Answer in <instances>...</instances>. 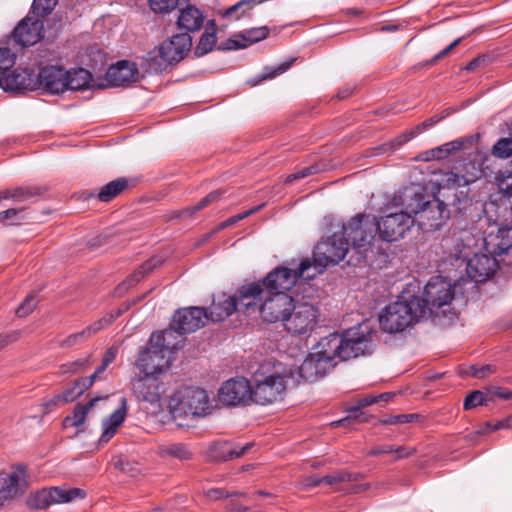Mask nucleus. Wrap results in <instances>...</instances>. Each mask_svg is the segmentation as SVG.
I'll return each mask as SVG.
<instances>
[{
    "label": "nucleus",
    "instance_id": "obj_1",
    "mask_svg": "<svg viewBox=\"0 0 512 512\" xmlns=\"http://www.w3.org/2000/svg\"><path fill=\"white\" fill-rule=\"evenodd\" d=\"M372 336L373 331L365 321L341 334L334 332L321 338L300 365L299 376L306 382L320 380L336 365V360L345 361L369 353Z\"/></svg>",
    "mask_w": 512,
    "mask_h": 512
},
{
    "label": "nucleus",
    "instance_id": "obj_2",
    "mask_svg": "<svg viewBox=\"0 0 512 512\" xmlns=\"http://www.w3.org/2000/svg\"><path fill=\"white\" fill-rule=\"evenodd\" d=\"M341 234L349 241L356 262L388 261L387 244L377 238V219L369 214H357L343 225Z\"/></svg>",
    "mask_w": 512,
    "mask_h": 512
},
{
    "label": "nucleus",
    "instance_id": "obj_3",
    "mask_svg": "<svg viewBox=\"0 0 512 512\" xmlns=\"http://www.w3.org/2000/svg\"><path fill=\"white\" fill-rule=\"evenodd\" d=\"M291 376V370L281 363L261 364L252 375L254 402L267 405L282 400Z\"/></svg>",
    "mask_w": 512,
    "mask_h": 512
},
{
    "label": "nucleus",
    "instance_id": "obj_4",
    "mask_svg": "<svg viewBox=\"0 0 512 512\" xmlns=\"http://www.w3.org/2000/svg\"><path fill=\"white\" fill-rule=\"evenodd\" d=\"M394 199L411 212L413 217H418L421 226L437 229L442 220L448 217L446 205L437 198L427 199L423 189L418 185L405 187Z\"/></svg>",
    "mask_w": 512,
    "mask_h": 512
},
{
    "label": "nucleus",
    "instance_id": "obj_5",
    "mask_svg": "<svg viewBox=\"0 0 512 512\" xmlns=\"http://www.w3.org/2000/svg\"><path fill=\"white\" fill-rule=\"evenodd\" d=\"M424 311V306H420L419 296L403 294L381 311L380 327L390 334L402 332L424 318Z\"/></svg>",
    "mask_w": 512,
    "mask_h": 512
},
{
    "label": "nucleus",
    "instance_id": "obj_6",
    "mask_svg": "<svg viewBox=\"0 0 512 512\" xmlns=\"http://www.w3.org/2000/svg\"><path fill=\"white\" fill-rule=\"evenodd\" d=\"M192 48V37L188 33L172 35L143 57L144 67L150 73H161L168 66L182 61Z\"/></svg>",
    "mask_w": 512,
    "mask_h": 512
},
{
    "label": "nucleus",
    "instance_id": "obj_7",
    "mask_svg": "<svg viewBox=\"0 0 512 512\" xmlns=\"http://www.w3.org/2000/svg\"><path fill=\"white\" fill-rule=\"evenodd\" d=\"M209 409L208 395L199 387L181 388L169 400V410L174 420L204 416Z\"/></svg>",
    "mask_w": 512,
    "mask_h": 512
},
{
    "label": "nucleus",
    "instance_id": "obj_8",
    "mask_svg": "<svg viewBox=\"0 0 512 512\" xmlns=\"http://www.w3.org/2000/svg\"><path fill=\"white\" fill-rule=\"evenodd\" d=\"M311 269L312 264L308 259L302 260L296 269L286 266H277L262 278L261 282L267 295L287 293V291L296 284L299 278L313 279L315 273H310Z\"/></svg>",
    "mask_w": 512,
    "mask_h": 512
},
{
    "label": "nucleus",
    "instance_id": "obj_9",
    "mask_svg": "<svg viewBox=\"0 0 512 512\" xmlns=\"http://www.w3.org/2000/svg\"><path fill=\"white\" fill-rule=\"evenodd\" d=\"M349 253H352L349 241L341 233H334L316 246L311 262L313 273H323L328 265L339 263Z\"/></svg>",
    "mask_w": 512,
    "mask_h": 512
},
{
    "label": "nucleus",
    "instance_id": "obj_10",
    "mask_svg": "<svg viewBox=\"0 0 512 512\" xmlns=\"http://www.w3.org/2000/svg\"><path fill=\"white\" fill-rule=\"evenodd\" d=\"M319 317L320 310L317 306L297 300L285 319L283 328L291 335H306L317 327Z\"/></svg>",
    "mask_w": 512,
    "mask_h": 512
},
{
    "label": "nucleus",
    "instance_id": "obj_11",
    "mask_svg": "<svg viewBox=\"0 0 512 512\" xmlns=\"http://www.w3.org/2000/svg\"><path fill=\"white\" fill-rule=\"evenodd\" d=\"M454 298L452 285L442 276L432 277L424 287L420 306H424V318L436 312L437 309L450 304Z\"/></svg>",
    "mask_w": 512,
    "mask_h": 512
},
{
    "label": "nucleus",
    "instance_id": "obj_12",
    "mask_svg": "<svg viewBox=\"0 0 512 512\" xmlns=\"http://www.w3.org/2000/svg\"><path fill=\"white\" fill-rule=\"evenodd\" d=\"M414 222V217L407 209L383 216L380 221L377 220L378 238L382 243L398 241L411 229Z\"/></svg>",
    "mask_w": 512,
    "mask_h": 512
},
{
    "label": "nucleus",
    "instance_id": "obj_13",
    "mask_svg": "<svg viewBox=\"0 0 512 512\" xmlns=\"http://www.w3.org/2000/svg\"><path fill=\"white\" fill-rule=\"evenodd\" d=\"M218 398L227 406L248 405L254 402L252 384L243 377L229 379L220 387Z\"/></svg>",
    "mask_w": 512,
    "mask_h": 512
},
{
    "label": "nucleus",
    "instance_id": "obj_14",
    "mask_svg": "<svg viewBox=\"0 0 512 512\" xmlns=\"http://www.w3.org/2000/svg\"><path fill=\"white\" fill-rule=\"evenodd\" d=\"M85 492L79 488L69 490L59 487L44 488L32 494L27 503L33 509H45L52 504L68 503L77 498H84Z\"/></svg>",
    "mask_w": 512,
    "mask_h": 512
},
{
    "label": "nucleus",
    "instance_id": "obj_15",
    "mask_svg": "<svg viewBox=\"0 0 512 512\" xmlns=\"http://www.w3.org/2000/svg\"><path fill=\"white\" fill-rule=\"evenodd\" d=\"M296 301L287 293L267 295L264 302L259 306L261 317L265 322H281L283 325Z\"/></svg>",
    "mask_w": 512,
    "mask_h": 512
},
{
    "label": "nucleus",
    "instance_id": "obj_16",
    "mask_svg": "<svg viewBox=\"0 0 512 512\" xmlns=\"http://www.w3.org/2000/svg\"><path fill=\"white\" fill-rule=\"evenodd\" d=\"M208 320L206 309L192 306L178 309L173 316L172 325L179 335H184L202 328Z\"/></svg>",
    "mask_w": 512,
    "mask_h": 512
},
{
    "label": "nucleus",
    "instance_id": "obj_17",
    "mask_svg": "<svg viewBox=\"0 0 512 512\" xmlns=\"http://www.w3.org/2000/svg\"><path fill=\"white\" fill-rule=\"evenodd\" d=\"M30 12L15 27L12 40L21 47H29L39 42L43 37V22Z\"/></svg>",
    "mask_w": 512,
    "mask_h": 512
},
{
    "label": "nucleus",
    "instance_id": "obj_18",
    "mask_svg": "<svg viewBox=\"0 0 512 512\" xmlns=\"http://www.w3.org/2000/svg\"><path fill=\"white\" fill-rule=\"evenodd\" d=\"M162 349L153 347L152 344L149 347L141 350L136 365L140 372L147 376H156L161 373L165 368L169 366V359Z\"/></svg>",
    "mask_w": 512,
    "mask_h": 512
},
{
    "label": "nucleus",
    "instance_id": "obj_19",
    "mask_svg": "<svg viewBox=\"0 0 512 512\" xmlns=\"http://www.w3.org/2000/svg\"><path fill=\"white\" fill-rule=\"evenodd\" d=\"M137 79L138 68L136 64L127 60H121L107 69L103 81L99 84V88L118 87L125 83L134 82Z\"/></svg>",
    "mask_w": 512,
    "mask_h": 512
},
{
    "label": "nucleus",
    "instance_id": "obj_20",
    "mask_svg": "<svg viewBox=\"0 0 512 512\" xmlns=\"http://www.w3.org/2000/svg\"><path fill=\"white\" fill-rule=\"evenodd\" d=\"M0 87L7 92L24 93L38 88L36 74L27 69H15L6 76H0Z\"/></svg>",
    "mask_w": 512,
    "mask_h": 512
},
{
    "label": "nucleus",
    "instance_id": "obj_21",
    "mask_svg": "<svg viewBox=\"0 0 512 512\" xmlns=\"http://www.w3.org/2000/svg\"><path fill=\"white\" fill-rule=\"evenodd\" d=\"M67 70L59 65H46L36 75L38 88L41 86L53 94H59L67 90Z\"/></svg>",
    "mask_w": 512,
    "mask_h": 512
},
{
    "label": "nucleus",
    "instance_id": "obj_22",
    "mask_svg": "<svg viewBox=\"0 0 512 512\" xmlns=\"http://www.w3.org/2000/svg\"><path fill=\"white\" fill-rule=\"evenodd\" d=\"M497 268L498 262L492 254H475L468 260L466 273L476 283L485 282L495 274Z\"/></svg>",
    "mask_w": 512,
    "mask_h": 512
},
{
    "label": "nucleus",
    "instance_id": "obj_23",
    "mask_svg": "<svg viewBox=\"0 0 512 512\" xmlns=\"http://www.w3.org/2000/svg\"><path fill=\"white\" fill-rule=\"evenodd\" d=\"M234 295L239 309L243 310H248L252 307H259L267 296L261 280L241 285L235 291Z\"/></svg>",
    "mask_w": 512,
    "mask_h": 512
},
{
    "label": "nucleus",
    "instance_id": "obj_24",
    "mask_svg": "<svg viewBox=\"0 0 512 512\" xmlns=\"http://www.w3.org/2000/svg\"><path fill=\"white\" fill-rule=\"evenodd\" d=\"M498 223L497 232H490L484 238L487 252L496 256L512 251V225H505L501 221H498Z\"/></svg>",
    "mask_w": 512,
    "mask_h": 512
},
{
    "label": "nucleus",
    "instance_id": "obj_25",
    "mask_svg": "<svg viewBox=\"0 0 512 512\" xmlns=\"http://www.w3.org/2000/svg\"><path fill=\"white\" fill-rule=\"evenodd\" d=\"M132 391L138 400L154 404L160 400L164 388L155 376L145 375L132 380Z\"/></svg>",
    "mask_w": 512,
    "mask_h": 512
},
{
    "label": "nucleus",
    "instance_id": "obj_26",
    "mask_svg": "<svg viewBox=\"0 0 512 512\" xmlns=\"http://www.w3.org/2000/svg\"><path fill=\"white\" fill-rule=\"evenodd\" d=\"M239 309L235 295L218 294L213 298L207 310L208 319L214 322L223 321Z\"/></svg>",
    "mask_w": 512,
    "mask_h": 512
},
{
    "label": "nucleus",
    "instance_id": "obj_27",
    "mask_svg": "<svg viewBox=\"0 0 512 512\" xmlns=\"http://www.w3.org/2000/svg\"><path fill=\"white\" fill-rule=\"evenodd\" d=\"M204 23L203 12L194 5H186L179 10L176 25L183 33L199 31Z\"/></svg>",
    "mask_w": 512,
    "mask_h": 512
},
{
    "label": "nucleus",
    "instance_id": "obj_28",
    "mask_svg": "<svg viewBox=\"0 0 512 512\" xmlns=\"http://www.w3.org/2000/svg\"><path fill=\"white\" fill-rule=\"evenodd\" d=\"M252 446V443H247L242 446L233 447L228 442H216L210 447L209 457L217 462L228 461L245 455Z\"/></svg>",
    "mask_w": 512,
    "mask_h": 512
},
{
    "label": "nucleus",
    "instance_id": "obj_29",
    "mask_svg": "<svg viewBox=\"0 0 512 512\" xmlns=\"http://www.w3.org/2000/svg\"><path fill=\"white\" fill-rule=\"evenodd\" d=\"M180 336L171 324L170 329L153 332L150 336L149 344L162 349L169 355L179 349V345L182 342V339H179Z\"/></svg>",
    "mask_w": 512,
    "mask_h": 512
},
{
    "label": "nucleus",
    "instance_id": "obj_30",
    "mask_svg": "<svg viewBox=\"0 0 512 512\" xmlns=\"http://www.w3.org/2000/svg\"><path fill=\"white\" fill-rule=\"evenodd\" d=\"M127 414V400L120 399V406L108 418L102 422L103 432L99 438L100 443H107L116 433L117 428L124 422Z\"/></svg>",
    "mask_w": 512,
    "mask_h": 512
},
{
    "label": "nucleus",
    "instance_id": "obj_31",
    "mask_svg": "<svg viewBox=\"0 0 512 512\" xmlns=\"http://www.w3.org/2000/svg\"><path fill=\"white\" fill-rule=\"evenodd\" d=\"M378 402V397L374 395H367L358 399L357 404L355 406L350 407L347 412L348 415L345 418H342L338 421H334L331 425L335 427L346 426L352 422L364 423L368 421V416L361 411L362 408L370 406Z\"/></svg>",
    "mask_w": 512,
    "mask_h": 512
},
{
    "label": "nucleus",
    "instance_id": "obj_32",
    "mask_svg": "<svg viewBox=\"0 0 512 512\" xmlns=\"http://www.w3.org/2000/svg\"><path fill=\"white\" fill-rule=\"evenodd\" d=\"M23 491L21 476L16 473H0V506Z\"/></svg>",
    "mask_w": 512,
    "mask_h": 512
},
{
    "label": "nucleus",
    "instance_id": "obj_33",
    "mask_svg": "<svg viewBox=\"0 0 512 512\" xmlns=\"http://www.w3.org/2000/svg\"><path fill=\"white\" fill-rule=\"evenodd\" d=\"M66 83L67 90L80 91L99 88L101 82H96L90 71L84 68H78L67 71Z\"/></svg>",
    "mask_w": 512,
    "mask_h": 512
},
{
    "label": "nucleus",
    "instance_id": "obj_34",
    "mask_svg": "<svg viewBox=\"0 0 512 512\" xmlns=\"http://www.w3.org/2000/svg\"><path fill=\"white\" fill-rule=\"evenodd\" d=\"M269 34V29L267 27H258L247 30L242 35V41L229 39L226 43V46L222 49H241L245 48L249 44H253L264 40Z\"/></svg>",
    "mask_w": 512,
    "mask_h": 512
},
{
    "label": "nucleus",
    "instance_id": "obj_35",
    "mask_svg": "<svg viewBox=\"0 0 512 512\" xmlns=\"http://www.w3.org/2000/svg\"><path fill=\"white\" fill-rule=\"evenodd\" d=\"M129 187L125 177L117 178L101 187L99 192L91 193L89 197H97L101 202H110Z\"/></svg>",
    "mask_w": 512,
    "mask_h": 512
},
{
    "label": "nucleus",
    "instance_id": "obj_36",
    "mask_svg": "<svg viewBox=\"0 0 512 512\" xmlns=\"http://www.w3.org/2000/svg\"><path fill=\"white\" fill-rule=\"evenodd\" d=\"M216 41V25L214 20H211L208 22L204 33L201 35L199 42L194 49V54L197 57L208 54L214 49Z\"/></svg>",
    "mask_w": 512,
    "mask_h": 512
},
{
    "label": "nucleus",
    "instance_id": "obj_37",
    "mask_svg": "<svg viewBox=\"0 0 512 512\" xmlns=\"http://www.w3.org/2000/svg\"><path fill=\"white\" fill-rule=\"evenodd\" d=\"M161 260L158 258H151L145 263H143L131 276H129L125 281H123L119 286L118 290L128 289L140 282L144 276L151 271H153L158 265H160Z\"/></svg>",
    "mask_w": 512,
    "mask_h": 512
},
{
    "label": "nucleus",
    "instance_id": "obj_38",
    "mask_svg": "<svg viewBox=\"0 0 512 512\" xmlns=\"http://www.w3.org/2000/svg\"><path fill=\"white\" fill-rule=\"evenodd\" d=\"M101 398H92L85 405L77 404L73 410L72 416H67L64 419V425L66 427H80L85 423V419L88 411L95 405Z\"/></svg>",
    "mask_w": 512,
    "mask_h": 512
},
{
    "label": "nucleus",
    "instance_id": "obj_39",
    "mask_svg": "<svg viewBox=\"0 0 512 512\" xmlns=\"http://www.w3.org/2000/svg\"><path fill=\"white\" fill-rule=\"evenodd\" d=\"M415 452V449H407L404 446L380 445L372 448L367 454L369 456H378L382 454H394V460L407 458Z\"/></svg>",
    "mask_w": 512,
    "mask_h": 512
},
{
    "label": "nucleus",
    "instance_id": "obj_40",
    "mask_svg": "<svg viewBox=\"0 0 512 512\" xmlns=\"http://www.w3.org/2000/svg\"><path fill=\"white\" fill-rule=\"evenodd\" d=\"M39 195L35 189L17 187L0 192L1 199H13L16 202H25Z\"/></svg>",
    "mask_w": 512,
    "mask_h": 512
},
{
    "label": "nucleus",
    "instance_id": "obj_41",
    "mask_svg": "<svg viewBox=\"0 0 512 512\" xmlns=\"http://www.w3.org/2000/svg\"><path fill=\"white\" fill-rule=\"evenodd\" d=\"M358 480V474L349 473L347 471L338 470L322 477L323 485L335 486L343 482H355Z\"/></svg>",
    "mask_w": 512,
    "mask_h": 512
},
{
    "label": "nucleus",
    "instance_id": "obj_42",
    "mask_svg": "<svg viewBox=\"0 0 512 512\" xmlns=\"http://www.w3.org/2000/svg\"><path fill=\"white\" fill-rule=\"evenodd\" d=\"M161 451L163 455L170 456L181 461H186L192 458V452L185 444L182 443L170 444L163 447Z\"/></svg>",
    "mask_w": 512,
    "mask_h": 512
},
{
    "label": "nucleus",
    "instance_id": "obj_43",
    "mask_svg": "<svg viewBox=\"0 0 512 512\" xmlns=\"http://www.w3.org/2000/svg\"><path fill=\"white\" fill-rule=\"evenodd\" d=\"M490 402V399L486 392L480 390H474L470 392L464 399V409L471 410L477 406H484Z\"/></svg>",
    "mask_w": 512,
    "mask_h": 512
},
{
    "label": "nucleus",
    "instance_id": "obj_44",
    "mask_svg": "<svg viewBox=\"0 0 512 512\" xmlns=\"http://www.w3.org/2000/svg\"><path fill=\"white\" fill-rule=\"evenodd\" d=\"M496 220L505 225H512V201L510 199H501L496 204Z\"/></svg>",
    "mask_w": 512,
    "mask_h": 512
},
{
    "label": "nucleus",
    "instance_id": "obj_45",
    "mask_svg": "<svg viewBox=\"0 0 512 512\" xmlns=\"http://www.w3.org/2000/svg\"><path fill=\"white\" fill-rule=\"evenodd\" d=\"M440 120H441V118H439L437 116H433V117L426 119L425 121H423L422 123L417 125L414 130L399 136L398 143L404 144V143L408 142L415 135L423 132L424 130H426L428 128H431L432 126L437 124Z\"/></svg>",
    "mask_w": 512,
    "mask_h": 512
},
{
    "label": "nucleus",
    "instance_id": "obj_46",
    "mask_svg": "<svg viewBox=\"0 0 512 512\" xmlns=\"http://www.w3.org/2000/svg\"><path fill=\"white\" fill-rule=\"evenodd\" d=\"M492 155L500 159H507L511 157L512 138L504 137L499 139L492 147Z\"/></svg>",
    "mask_w": 512,
    "mask_h": 512
},
{
    "label": "nucleus",
    "instance_id": "obj_47",
    "mask_svg": "<svg viewBox=\"0 0 512 512\" xmlns=\"http://www.w3.org/2000/svg\"><path fill=\"white\" fill-rule=\"evenodd\" d=\"M223 194L222 190H215L210 192L208 195H206L204 198H202L197 204L194 206L187 208L186 212L190 215H193L197 213L198 211L202 210L203 208L207 207L213 202L218 201Z\"/></svg>",
    "mask_w": 512,
    "mask_h": 512
},
{
    "label": "nucleus",
    "instance_id": "obj_48",
    "mask_svg": "<svg viewBox=\"0 0 512 512\" xmlns=\"http://www.w3.org/2000/svg\"><path fill=\"white\" fill-rule=\"evenodd\" d=\"M58 3V0H33L32 14L43 17L49 14Z\"/></svg>",
    "mask_w": 512,
    "mask_h": 512
},
{
    "label": "nucleus",
    "instance_id": "obj_49",
    "mask_svg": "<svg viewBox=\"0 0 512 512\" xmlns=\"http://www.w3.org/2000/svg\"><path fill=\"white\" fill-rule=\"evenodd\" d=\"M90 366L89 357L77 359L75 361L62 364L60 366V374H74L79 371L85 370Z\"/></svg>",
    "mask_w": 512,
    "mask_h": 512
},
{
    "label": "nucleus",
    "instance_id": "obj_50",
    "mask_svg": "<svg viewBox=\"0 0 512 512\" xmlns=\"http://www.w3.org/2000/svg\"><path fill=\"white\" fill-rule=\"evenodd\" d=\"M472 137L459 138L442 145L443 151L448 157L450 154L467 148L468 144H472Z\"/></svg>",
    "mask_w": 512,
    "mask_h": 512
},
{
    "label": "nucleus",
    "instance_id": "obj_51",
    "mask_svg": "<svg viewBox=\"0 0 512 512\" xmlns=\"http://www.w3.org/2000/svg\"><path fill=\"white\" fill-rule=\"evenodd\" d=\"M180 0H149L150 8L155 13H169L174 10Z\"/></svg>",
    "mask_w": 512,
    "mask_h": 512
},
{
    "label": "nucleus",
    "instance_id": "obj_52",
    "mask_svg": "<svg viewBox=\"0 0 512 512\" xmlns=\"http://www.w3.org/2000/svg\"><path fill=\"white\" fill-rule=\"evenodd\" d=\"M84 393L80 385H77V380L73 387H70L60 394L56 395V401H62V404H67L74 401L78 396Z\"/></svg>",
    "mask_w": 512,
    "mask_h": 512
},
{
    "label": "nucleus",
    "instance_id": "obj_53",
    "mask_svg": "<svg viewBox=\"0 0 512 512\" xmlns=\"http://www.w3.org/2000/svg\"><path fill=\"white\" fill-rule=\"evenodd\" d=\"M16 60V55L6 47L0 48V73H5L11 69Z\"/></svg>",
    "mask_w": 512,
    "mask_h": 512
},
{
    "label": "nucleus",
    "instance_id": "obj_54",
    "mask_svg": "<svg viewBox=\"0 0 512 512\" xmlns=\"http://www.w3.org/2000/svg\"><path fill=\"white\" fill-rule=\"evenodd\" d=\"M420 418V415L412 413V414H398V415H391L383 420H381L382 424L385 425H395V424H405L410 423L413 421H416Z\"/></svg>",
    "mask_w": 512,
    "mask_h": 512
},
{
    "label": "nucleus",
    "instance_id": "obj_55",
    "mask_svg": "<svg viewBox=\"0 0 512 512\" xmlns=\"http://www.w3.org/2000/svg\"><path fill=\"white\" fill-rule=\"evenodd\" d=\"M497 184L499 190L509 199L512 196V170L507 172L505 175L501 173V175L496 176Z\"/></svg>",
    "mask_w": 512,
    "mask_h": 512
},
{
    "label": "nucleus",
    "instance_id": "obj_56",
    "mask_svg": "<svg viewBox=\"0 0 512 512\" xmlns=\"http://www.w3.org/2000/svg\"><path fill=\"white\" fill-rule=\"evenodd\" d=\"M36 305H37L36 295L30 294L19 305V307L16 310V313L19 317H26L33 312Z\"/></svg>",
    "mask_w": 512,
    "mask_h": 512
},
{
    "label": "nucleus",
    "instance_id": "obj_57",
    "mask_svg": "<svg viewBox=\"0 0 512 512\" xmlns=\"http://www.w3.org/2000/svg\"><path fill=\"white\" fill-rule=\"evenodd\" d=\"M113 322V317H102L101 319L95 321L91 325L87 326L85 329H83V332L85 333L86 337L89 338L93 334L99 332L104 327L110 325Z\"/></svg>",
    "mask_w": 512,
    "mask_h": 512
},
{
    "label": "nucleus",
    "instance_id": "obj_58",
    "mask_svg": "<svg viewBox=\"0 0 512 512\" xmlns=\"http://www.w3.org/2000/svg\"><path fill=\"white\" fill-rule=\"evenodd\" d=\"M294 60H291L290 62H284L273 69H267L266 72L261 76V79L259 81H255L252 83V86L257 85L261 80L264 79H271L277 75H280L284 72H286L292 65Z\"/></svg>",
    "mask_w": 512,
    "mask_h": 512
},
{
    "label": "nucleus",
    "instance_id": "obj_59",
    "mask_svg": "<svg viewBox=\"0 0 512 512\" xmlns=\"http://www.w3.org/2000/svg\"><path fill=\"white\" fill-rule=\"evenodd\" d=\"M319 172V168L316 165H311L308 167H305L295 173H292L286 177L285 182L291 183L293 181L308 177L310 175L316 174Z\"/></svg>",
    "mask_w": 512,
    "mask_h": 512
},
{
    "label": "nucleus",
    "instance_id": "obj_60",
    "mask_svg": "<svg viewBox=\"0 0 512 512\" xmlns=\"http://www.w3.org/2000/svg\"><path fill=\"white\" fill-rule=\"evenodd\" d=\"M487 389V395L490 401L494 397H498L504 400L512 399V390L503 389L500 386H489Z\"/></svg>",
    "mask_w": 512,
    "mask_h": 512
},
{
    "label": "nucleus",
    "instance_id": "obj_61",
    "mask_svg": "<svg viewBox=\"0 0 512 512\" xmlns=\"http://www.w3.org/2000/svg\"><path fill=\"white\" fill-rule=\"evenodd\" d=\"M86 335L85 333L82 331L80 332H77V333H74V334H71L69 336H67L64 340H62L60 342V347L62 348H68V347H71L73 345H75L76 343L86 339Z\"/></svg>",
    "mask_w": 512,
    "mask_h": 512
},
{
    "label": "nucleus",
    "instance_id": "obj_62",
    "mask_svg": "<svg viewBox=\"0 0 512 512\" xmlns=\"http://www.w3.org/2000/svg\"><path fill=\"white\" fill-rule=\"evenodd\" d=\"M461 42V38L454 40L450 45L437 53L430 61L429 64H435L440 59L444 58L448 55L459 43Z\"/></svg>",
    "mask_w": 512,
    "mask_h": 512
},
{
    "label": "nucleus",
    "instance_id": "obj_63",
    "mask_svg": "<svg viewBox=\"0 0 512 512\" xmlns=\"http://www.w3.org/2000/svg\"><path fill=\"white\" fill-rule=\"evenodd\" d=\"M495 372H496V367L495 366H493V365H484V366L479 367V368H473L472 375L475 378L482 379L486 375L492 374V373H495Z\"/></svg>",
    "mask_w": 512,
    "mask_h": 512
},
{
    "label": "nucleus",
    "instance_id": "obj_64",
    "mask_svg": "<svg viewBox=\"0 0 512 512\" xmlns=\"http://www.w3.org/2000/svg\"><path fill=\"white\" fill-rule=\"evenodd\" d=\"M425 154L426 157L424 159L427 161L447 158L445 152L443 151L442 145L427 151Z\"/></svg>",
    "mask_w": 512,
    "mask_h": 512
}]
</instances>
